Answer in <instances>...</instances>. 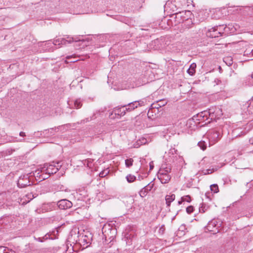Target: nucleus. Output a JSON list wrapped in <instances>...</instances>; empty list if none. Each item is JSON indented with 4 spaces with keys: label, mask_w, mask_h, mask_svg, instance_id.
Masks as SVG:
<instances>
[{
    "label": "nucleus",
    "mask_w": 253,
    "mask_h": 253,
    "mask_svg": "<svg viewBox=\"0 0 253 253\" xmlns=\"http://www.w3.org/2000/svg\"><path fill=\"white\" fill-rule=\"evenodd\" d=\"M150 169H153V166L151 165H150Z\"/></svg>",
    "instance_id": "obj_48"
},
{
    "label": "nucleus",
    "mask_w": 253,
    "mask_h": 253,
    "mask_svg": "<svg viewBox=\"0 0 253 253\" xmlns=\"http://www.w3.org/2000/svg\"><path fill=\"white\" fill-rule=\"evenodd\" d=\"M248 106L247 111L249 114H253V98L248 102Z\"/></svg>",
    "instance_id": "obj_24"
},
{
    "label": "nucleus",
    "mask_w": 253,
    "mask_h": 253,
    "mask_svg": "<svg viewBox=\"0 0 253 253\" xmlns=\"http://www.w3.org/2000/svg\"><path fill=\"white\" fill-rule=\"evenodd\" d=\"M226 59V60H228V59L230 60V61H229V62L228 63V65H231L232 64V60L230 58L227 57Z\"/></svg>",
    "instance_id": "obj_44"
},
{
    "label": "nucleus",
    "mask_w": 253,
    "mask_h": 253,
    "mask_svg": "<svg viewBox=\"0 0 253 253\" xmlns=\"http://www.w3.org/2000/svg\"><path fill=\"white\" fill-rule=\"evenodd\" d=\"M239 7L240 10H243V11L241 12L243 14L248 13V14H251L250 12L253 10V8L250 7L246 6L243 7L242 6H239Z\"/></svg>",
    "instance_id": "obj_21"
},
{
    "label": "nucleus",
    "mask_w": 253,
    "mask_h": 253,
    "mask_svg": "<svg viewBox=\"0 0 253 253\" xmlns=\"http://www.w3.org/2000/svg\"><path fill=\"white\" fill-rule=\"evenodd\" d=\"M200 212H205V209H204L203 207H201L200 209Z\"/></svg>",
    "instance_id": "obj_45"
},
{
    "label": "nucleus",
    "mask_w": 253,
    "mask_h": 253,
    "mask_svg": "<svg viewBox=\"0 0 253 253\" xmlns=\"http://www.w3.org/2000/svg\"><path fill=\"white\" fill-rule=\"evenodd\" d=\"M137 101V105H138V106H142L144 105V102L143 100H140L139 101Z\"/></svg>",
    "instance_id": "obj_37"
},
{
    "label": "nucleus",
    "mask_w": 253,
    "mask_h": 253,
    "mask_svg": "<svg viewBox=\"0 0 253 253\" xmlns=\"http://www.w3.org/2000/svg\"><path fill=\"white\" fill-rule=\"evenodd\" d=\"M196 66V64L195 63H193L190 65L187 71L189 75L193 76L195 74Z\"/></svg>",
    "instance_id": "obj_18"
},
{
    "label": "nucleus",
    "mask_w": 253,
    "mask_h": 253,
    "mask_svg": "<svg viewBox=\"0 0 253 253\" xmlns=\"http://www.w3.org/2000/svg\"><path fill=\"white\" fill-rule=\"evenodd\" d=\"M3 195H4V194H3V193H1V194H0V196H3Z\"/></svg>",
    "instance_id": "obj_51"
},
{
    "label": "nucleus",
    "mask_w": 253,
    "mask_h": 253,
    "mask_svg": "<svg viewBox=\"0 0 253 253\" xmlns=\"http://www.w3.org/2000/svg\"><path fill=\"white\" fill-rule=\"evenodd\" d=\"M61 161L53 162L51 164H45L42 168V171L45 172L48 175L56 173L62 167Z\"/></svg>",
    "instance_id": "obj_1"
},
{
    "label": "nucleus",
    "mask_w": 253,
    "mask_h": 253,
    "mask_svg": "<svg viewBox=\"0 0 253 253\" xmlns=\"http://www.w3.org/2000/svg\"><path fill=\"white\" fill-rule=\"evenodd\" d=\"M198 145L202 150H205L207 148V143L204 140H202L198 142Z\"/></svg>",
    "instance_id": "obj_25"
},
{
    "label": "nucleus",
    "mask_w": 253,
    "mask_h": 253,
    "mask_svg": "<svg viewBox=\"0 0 253 253\" xmlns=\"http://www.w3.org/2000/svg\"><path fill=\"white\" fill-rule=\"evenodd\" d=\"M213 112L212 111L211 109H210L208 111H204L198 113L196 117L194 116V119H196L201 122H204L207 120L210 117H211V119H212L213 117Z\"/></svg>",
    "instance_id": "obj_3"
},
{
    "label": "nucleus",
    "mask_w": 253,
    "mask_h": 253,
    "mask_svg": "<svg viewBox=\"0 0 253 253\" xmlns=\"http://www.w3.org/2000/svg\"><path fill=\"white\" fill-rule=\"evenodd\" d=\"M0 253H16V252L7 247L1 246L0 247Z\"/></svg>",
    "instance_id": "obj_22"
},
{
    "label": "nucleus",
    "mask_w": 253,
    "mask_h": 253,
    "mask_svg": "<svg viewBox=\"0 0 253 253\" xmlns=\"http://www.w3.org/2000/svg\"><path fill=\"white\" fill-rule=\"evenodd\" d=\"M47 178V177H43L42 178H43V179H45V178Z\"/></svg>",
    "instance_id": "obj_56"
},
{
    "label": "nucleus",
    "mask_w": 253,
    "mask_h": 253,
    "mask_svg": "<svg viewBox=\"0 0 253 253\" xmlns=\"http://www.w3.org/2000/svg\"><path fill=\"white\" fill-rule=\"evenodd\" d=\"M175 198V195L174 194L167 195L165 197L166 203L167 207H170V204Z\"/></svg>",
    "instance_id": "obj_13"
},
{
    "label": "nucleus",
    "mask_w": 253,
    "mask_h": 253,
    "mask_svg": "<svg viewBox=\"0 0 253 253\" xmlns=\"http://www.w3.org/2000/svg\"><path fill=\"white\" fill-rule=\"evenodd\" d=\"M191 13L190 11H182L175 14V18L177 23H182L185 20V19L188 18L191 15Z\"/></svg>",
    "instance_id": "obj_5"
},
{
    "label": "nucleus",
    "mask_w": 253,
    "mask_h": 253,
    "mask_svg": "<svg viewBox=\"0 0 253 253\" xmlns=\"http://www.w3.org/2000/svg\"><path fill=\"white\" fill-rule=\"evenodd\" d=\"M76 57L74 55H72L71 56H68L66 57V59L67 60H70L69 61H67V60L65 61L66 63L68 62H75L78 61L77 59H76Z\"/></svg>",
    "instance_id": "obj_29"
},
{
    "label": "nucleus",
    "mask_w": 253,
    "mask_h": 253,
    "mask_svg": "<svg viewBox=\"0 0 253 253\" xmlns=\"http://www.w3.org/2000/svg\"><path fill=\"white\" fill-rule=\"evenodd\" d=\"M67 39L66 38H62V39H58L56 40H54L52 42V43L55 45H61V44H65L66 42H67Z\"/></svg>",
    "instance_id": "obj_16"
},
{
    "label": "nucleus",
    "mask_w": 253,
    "mask_h": 253,
    "mask_svg": "<svg viewBox=\"0 0 253 253\" xmlns=\"http://www.w3.org/2000/svg\"><path fill=\"white\" fill-rule=\"evenodd\" d=\"M216 221L214 220H212L211 221H210L208 223L207 228L208 230L211 231V227H213L216 226Z\"/></svg>",
    "instance_id": "obj_32"
},
{
    "label": "nucleus",
    "mask_w": 253,
    "mask_h": 253,
    "mask_svg": "<svg viewBox=\"0 0 253 253\" xmlns=\"http://www.w3.org/2000/svg\"><path fill=\"white\" fill-rule=\"evenodd\" d=\"M126 105L119 106L114 108L113 110V114H114L116 116H123L126 114Z\"/></svg>",
    "instance_id": "obj_7"
},
{
    "label": "nucleus",
    "mask_w": 253,
    "mask_h": 253,
    "mask_svg": "<svg viewBox=\"0 0 253 253\" xmlns=\"http://www.w3.org/2000/svg\"><path fill=\"white\" fill-rule=\"evenodd\" d=\"M171 171V167L170 166H166L165 165H163L162 168L160 169L159 173H163L168 174Z\"/></svg>",
    "instance_id": "obj_20"
},
{
    "label": "nucleus",
    "mask_w": 253,
    "mask_h": 253,
    "mask_svg": "<svg viewBox=\"0 0 253 253\" xmlns=\"http://www.w3.org/2000/svg\"><path fill=\"white\" fill-rule=\"evenodd\" d=\"M125 105L126 107V110L127 112H130L138 107V105H137V101H135L129 103L127 105Z\"/></svg>",
    "instance_id": "obj_14"
},
{
    "label": "nucleus",
    "mask_w": 253,
    "mask_h": 253,
    "mask_svg": "<svg viewBox=\"0 0 253 253\" xmlns=\"http://www.w3.org/2000/svg\"><path fill=\"white\" fill-rule=\"evenodd\" d=\"M210 188L211 191L213 192L214 193H217L219 191L218 186L216 184L211 185L210 186Z\"/></svg>",
    "instance_id": "obj_28"
},
{
    "label": "nucleus",
    "mask_w": 253,
    "mask_h": 253,
    "mask_svg": "<svg viewBox=\"0 0 253 253\" xmlns=\"http://www.w3.org/2000/svg\"><path fill=\"white\" fill-rule=\"evenodd\" d=\"M252 78L253 79V73L252 74Z\"/></svg>",
    "instance_id": "obj_55"
},
{
    "label": "nucleus",
    "mask_w": 253,
    "mask_h": 253,
    "mask_svg": "<svg viewBox=\"0 0 253 253\" xmlns=\"http://www.w3.org/2000/svg\"><path fill=\"white\" fill-rule=\"evenodd\" d=\"M208 37L211 38H215L221 36L220 33L217 31L216 27L214 26L210 29L207 33Z\"/></svg>",
    "instance_id": "obj_8"
},
{
    "label": "nucleus",
    "mask_w": 253,
    "mask_h": 253,
    "mask_svg": "<svg viewBox=\"0 0 253 253\" xmlns=\"http://www.w3.org/2000/svg\"><path fill=\"white\" fill-rule=\"evenodd\" d=\"M49 236V235H48V237H47V235H46L44 237H39L37 238L35 237V238L36 240L38 241L39 242H42L44 240L47 239Z\"/></svg>",
    "instance_id": "obj_34"
},
{
    "label": "nucleus",
    "mask_w": 253,
    "mask_h": 253,
    "mask_svg": "<svg viewBox=\"0 0 253 253\" xmlns=\"http://www.w3.org/2000/svg\"><path fill=\"white\" fill-rule=\"evenodd\" d=\"M214 83H215V84L216 85H218V84H219L221 83V81L220 80L218 79H216L214 80Z\"/></svg>",
    "instance_id": "obj_42"
},
{
    "label": "nucleus",
    "mask_w": 253,
    "mask_h": 253,
    "mask_svg": "<svg viewBox=\"0 0 253 253\" xmlns=\"http://www.w3.org/2000/svg\"><path fill=\"white\" fill-rule=\"evenodd\" d=\"M252 47L247 48L246 50L244 51V55L247 56L249 57L252 58L253 56L252 55Z\"/></svg>",
    "instance_id": "obj_27"
},
{
    "label": "nucleus",
    "mask_w": 253,
    "mask_h": 253,
    "mask_svg": "<svg viewBox=\"0 0 253 253\" xmlns=\"http://www.w3.org/2000/svg\"><path fill=\"white\" fill-rule=\"evenodd\" d=\"M217 31L220 33V34L222 36L224 34V32L226 33H228L229 32V29L230 27H227L226 25L225 26L224 25L216 26Z\"/></svg>",
    "instance_id": "obj_12"
},
{
    "label": "nucleus",
    "mask_w": 253,
    "mask_h": 253,
    "mask_svg": "<svg viewBox=\"0 0 253 253\" xmlns=\"http://www.w3.org/2000/svg\"><path fill=\"white\" fill-rule=\"evenodd\" d=\"M183 202V200H182V198H181V199L180 201L178 202V204L179 205H181Z\"/></svg>",
    "instance_id": "obj_46"
},
{
    "label": "nucleus",
    "mask_w": 253,
    "mask_h": 253,
    "mask_svg": "<svg viewBox=\"0 0 253 253\" xmlns=\"http://www.w3.org/2000/svg\"><path fill=\"white\" fill-rule=\"evenodd\" d=\"M194 211V207L192 206H188L186 208V211L188 213H191Z\"/></svg>",
    "instance_id": "obj_36"
},
{
    "label": "nucleus",
    "mask_w": 253,
    "mask_h": 253,
    "mask_svg": "<svg viewBox=\"0 0 253 253\" xmlns=\"http://www.w3.org/2000/svg\"><path fill=\"white\" fill-rule=\"evenodd\" d=\"M24 141V139H20V140H19V141H21H21Z\"/></svg>",
    "instance_id": "obj_53"
},
{
    "label": "nucleus",
    "mask_w": 253,
    "mask_h": 253,
    "mask_svg": "<svg viewBox=\"0 0 253 253\" xmlns=\"http://www.w3.org/2000/svg\"><path fill=\"white\" fill-rule=\"evenodd\" d=\"M175 159L176 161H177V164L178 165L179 167H182L184 165H185V161L183 158V157L180 156H175Z\"/></svg>",
    "instance_id": "obj_23"
},
{
    "label": "nucleus",
    "mask_w": 253,
    "mask_h": 253,
    "mask_svg": "<svg viewBox=\"0 0 253 253\" xmlns=\"http://www.w3.org/2000/svg\"><path fill=\"white\" fill-rule=\"evenodd\" d=\"M67 39V42L69 43H72L73 42H77L80 41H84V40H81L80 36H77L75 37H71L70 36H66Z\"/></svg>",
    "instance_id": "obj_15"
},
{
    "label": "nucleus",
    "mask_w": 253,
    "mask_h": 253,
    "mask_svg": "<svg viewBox=\"0 0 253 253\" xmlns=\"http://www.w3.org/2000/svg\"><path fill=\"white\" fill-rule=\"evenodd\" d=\"M19 135H20V136L24 137V136H26V134H25V132L21 131V132H20L19 133Z\"/></svg>",
    "instance_id": "obj_43"
},
{
    "label": "nucleus",
    "mask_w": 253,
    "mask_h": 253,
    "mask_svg": "<svg viewBox=\"0 0 253 253\" xmlns=\"http://www.w3.org/2000/svg\"><path fill=\"white\" fill-rule=\"evenodd\" d=\"M181 198H182V200H183V202H187L188 203H189L191 201V197L189 195L184 196L182 197Z\"/></svg>",
    "instance_id": "obj_35"
},
{
    "label": "nucleus",
    "mask_w": 253,
    "mask_h": 253,
    "mask_svg": "<svg viewBox=\"0 0 253 253\" xmlns=\"http://www.w3.org/2000/svg\"><path fill=\"white\" fill-rule=\"evenodd\" d=\"M185 230H186V227H185V225H181V226H180V227H179L178 230L176 232V236H178V237H180L184 235H185Z\"/></svg>",
    "instance_id": "obj_17"
},
{
    "label": "nucleus",
    "mask_w": 253,
    "mask_h": 253,
    "mask_svg": "<svg viewBox=\"0 0 253 253\" xmlns=\"http://www.w3.org/2000/svg\"><path fill=\"white\" fill-rule=\"evenodd\" d=\"M249 141H250V143H251L252 144H253V138H251Z\"/></svg>",
    "instance_id": "obj_47"
},
{
    "label": "nucleus",
    "mask_w": 253,
    "mask_h": 253,
    "mask_svg": "<svg viewBox=\"0 0 253 253\" xmlns=\"http://www.w3.org/2000/svg\"><path fill=\"white\" fill-rule=\"evenodd\" d=\"M126 179L128 183H131L136 180V177L133 175L128 174L126 175Z\"/></svg>",
    "instance_id": "obj_26"
},
{
    "label": "nucleus",
    "mask_w": 253,
    "mask_h": 253,
    "mask_svg": "<svg viewBox=\"0 0 253 253\" xmlns=\"http://www.w3.org/2000/svg\"><path fill=\"white\" fill-rule=\"evenodd\" d=\"M82 104L80 99H77L74 102V106L76 108L79 109L81 107Z\"/></svg>",
    "instance_id": "obj_31"
},
{
    "label": "nucleus",
    "mask_w": 253,
    "mask_h": 253,
    "mask_svg": "<svg viewBox=\"0 0 253 253\" xmlns=\"http://www.w3.org/2000/svg\"><path fill=\"white\" fill-rule=\"evenodd\" d=\"M153 184H148L144 186L139 192V195L141 197H144L146 196L148 191H150L153 187Z\"/></svg>",
    "instance_id": "obj_10"
},
{
    "label": "nucleus",
    "mask_w": 253,
    "mask_h": 253,
    "mask_svg": "<svg viewBox=\"0 0 253 253\" xmlns=\"http://www.w3.org/2000/svg\"><path fill=\"white\" fill-rule=\"evenodd\" d=\"M31 185V182L28 174H25L20 176L17 182V185L19 187L24 188Z\"/></svg>",
    "instance_id": "obj_4"
},
{
    "label": "nucleus",
    "mask_w": 253,
    "mask_h": 253,
    "mask_svg": "<svg viewBox=\"0 0 253 253\" xmlns=\"http://www.w3.org/2000/svg\"><path fill=\"white\" fill-rule=\"evenodd\" d=\"M171 151V153H173V151L175 152L176 151V150H175L174 149H173V150H170Z\"/></svg>",
    "instance_id": "obj_49"
},
{
    "label": "nucleus",
    "mask_w": 253,
    "mask_h": 253,
    "mask_svg": "<svg viewBox=\"0 0 253 253\" xmlns=\"http://www.w3.org/2000/svg\"><path fill=\"white\" fill-rule=\"evenodd\" d=\"M245 134V133L244 132L241 130V128H237L234 129L232 132V136L235 137L244 135Z\"/></svg>",
    "instance_id": "obj_19"
},
{
    "label": "nucleus",
    "mask_w": 253,
    "mask_h": 253,
    "mask_svg": "<svg viewBox=\"0 0 253 253\" xmlns=\"http://www.w3.org/2000/svg\"><path fill=\"white\" fill-rule=\"evenodd\" d=\"M133 160L132 158L126 159L125 160V165L126 167L130 168L132 166Z\"/></svg>",
    "instance_id": "obj_30"
},
{
    "label": "nucleus",
    "mask_w": 253,
    "mask_h": 253,
    "mask_svg": "<svg viewBox=\"0 0 253 253\" xmlns=\"http://www.w3.org/2000/svg\"><path fill=\"white\" fill-rule=\"evenodd\" d=\"M206 136L209 139V146L213 145L220 138L219 131L215 129L209 130L206 133Z\"/></svg>",
    "instance_id": "obj_2"
},
{
    "label": "nucleus",
    "mask_w": 253,
    "mask_h": 253,
    "mask_svg": "<svg viewBox=\"0 0 253 253\" xmlns=\"http://www.w3.org/2000/svg\"><path fill=\"white\" fill-rule=\"evenodd\" d=\"M158 177L163 184H166L169 182L170 177L169 174L163 173H158Z\"/></svg>",
    "instance_id": "obj_9"
},
{
    "label": "nucleus",
    "mask_w": 253,
    "mask_h": 253,
    "mask_svg": "<svg viewBox=\"0 0 253 253\" xmlns=\"http://www.w3.org/2000/svg\"><path fill=\"white\" fill-rule=\"evenodd\" d=\"M213 170H211L210 169H207L206 170V172H205V174H210L211 173Z\"/></svg>",
    "instance_id": "obj_39"
},
{
    "label": "nucleus",
    "mask_w": 253,
    "mask_h": 253,
    "mask_svg": "<svg viewBox=\"0 0 253 253\" xmlns=\"http://www.w3.org/2000/svg\"><path fill=\"white\" fill-rule=\"evenodd\" d=\"M108 173V172L105 173L104 171H102L100 173L99 176L101 177H103L105 176Z\"/></svg>",
    "instance_id": "obj_40"
},
{
    "label": "nucleus",
    "mask_w": 253,
    "mask_h": 253,
    "mask_svg": "<svg viewBox=\"0 0 253 253\" xmlns=\"http://www.w3.org/2000/svg\"><path fill=\"white\" fill-rule=\"evenodd\" d=\"M252 55L253 56V48H252Z\"/></svg>",
    "instance_id": "obj_50"
},
{
    "label": "nucleus",
    "mask_w": 253,
    "mask_h": 253,
    "mask_svg": "<svg viewBox=\"0 0 253 253\" xmlns=\"http://www.w3.org/2000/svg\"><path fill=\"white\" fill-rule=\"evenodd\" d=\"M206 159H207V158H206V157L204 158V159H203V160L205 161V160Z\"/></svg>",
    "instance_id": "obj_54"
},
{
    "label": "nucleus",
    "mask_w": 253,
    "mask_h": 253,
    "mask_svg": "<svg viewBox=\"0 0 253 253\" xmlns=\"http://www.w3.org/2000/svg\"><path fill=\"white\" fill-rule=\"evenodd\" d=\"M51 41H48V43H51Z\"/></svg>",
    "instance_id": "obj_52"
},
{
    "label": "nucleus",
    "mask_w": 253,
    "mask_h": 253,
    "mask_svg": "<svg viewBox=\"0 0 253 253\" xmlns=\"http://www.w3.org/2000/svg\"><path fill=\"white\" fill-rule=\"evenodd\" d=\"M91 163V160L90 159H87V160H85L84 164L85 163H86L87 166L90 167L91 166V164H90Z\"/></svg>",
    "instance_id": "obj_38"
},
{
    "label": "nucleus",
    "mask_w": 253,
    "mask_h": 253,
    "mask_svg": "<svg viewBox=\"0 0 253 253\" xmlns=\"http://www.w3.org/2000/svg\"><path fill=\"white\" fill-rule=\"evenodd\" d=\"M164 101L160 100L158 102L159 103V105L160 106H164L165 104H166L167 102H165L164 103H163Z\"/></svg>",
    "instance_id": "obj_41"
},
{
    "label": "nucleus",
    "mask_w": 253,
    "mask_h": 253,
    "mask_svg": "<svg viewBox=\"0 0 253 253\" xmlns=\"http://www.w3.org/2000/svg\"><path fill=\"white\" fill-rule=\"evenodd\" d=\"M182 23V26H183V31L185 29H188L189 28H191L194 24L192 21V19L189 18H187L186 19H185V20Z\"/></svg>",
    "instance_id": "obj_11"
},
{
    "label": "nucleus",
    "mask_w": 253,
    "mask_h": 253,
    "mask_svg": "<svg viewBox=\"0 0 253 253\" xmlns=\"http://www.w3.org/2000/svg\"><path fill=\"white\" fill-rule=\"evenodd\" d=\"M57 204L61 210H67L70 209L73 206L72 203L67 199L61 200L57 202Z\"/></svg>",
    "instance_id": "obj_6"
},
{
    "label": "nucleus",
    "mask_w": 253,
    "mask_h": 253,
    "mask_svg": "<svg viewBox=\"0 0 253 253\" xmlns=\"http://www.w3.org/2000/svg\"><path fill=\"white\" fill-rule=\"evenodd\" d=\"M25 197L27 198L28 200H27L25 199V201L23 202V203L29 202L31 200H32L34 198V196L32 194H30L26 195Z\"/></svg>",
    "instance_id": "obj_33"
}]
</instances>
